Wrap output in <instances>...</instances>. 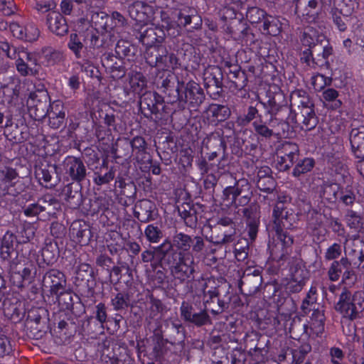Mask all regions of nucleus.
Here are the masks:
<instances>
[{"label": "nucleus", "mask_w": 364, "mask_h": 364, "mask_svg": "<svg viewBox=\"0 0 364 364\" xmlns=\"http://www.w3.org/2000/svg\"><path fill=\"white\" fill-rule=\"evenodd\" d=\"M31 228H23L13 232L7 230L1 238L0 257L4 260H10L13 256H18L16 249L21 244H26L33 237Z\"/></svg>", "instance_id": "obj_1"}, {"label": "nucleus", "mask_w": 364, "mask_h": 364, "mask_svg": "<svg viewBox=\"0 0 364 364\" xmlns=\"http://www.w3.org/2000/svg\"><path fill=\"white\" fill-rule=\"evenodd\" d=\"M9 262L10 281L14 286L21 288L25 284H31L36 274V264L28 259H21L16 256Z\"/></svg>", "instance_id": "obj_2"}, {"label": "nucleus", "mask_w": 364, "mask_h": 364, "mask_svg": "<svg viewBox=\"0 0 364 364\" xmlns=\"http://www.w3.org/2000/svg\"><path fill=\"white\" fill-rule=\"evenodd\" d=\"M335 309L346 318L351 321L357 318L364 309V292L358 291L352 295L349 291L344 289Z\"/></svg>", "instance_id": "obj_3"}, {"label": "nucleus", "mask_w": 364, "mask_h": 364, "mask_svg": "<svg viewBox=\"0 0 364 364\" xmlns=\"http://www.w3.org/2000/svg\"><path fill=\"white\" fill-rule=\"evenodd\" d=\"M164 260L168 264L171 274L180 281L188 279L193 272V258L188 253L173 251L166 255Z\"/></svg>", "instance_id": "obj_4"}, {"label": "nucleus", "mask_w": 364, "mask_h": 364, "mask_svg": "<svg viewBox=\"0 0 364 364\" xmlns=\"http://www.w3.org/2000/svg\"><path fill=\"white\" fill-rule=\"evenodd\" d=\"M65 274L58 269H50L43 276L42 289L48 291L51 295L63 294L66 290Z\"/></svg>", "instance_id": "obj_5"}, {"label": "nucleus", "mask_w": 364, "mask_h": 364, "mask_svg": "<svg viewBox=\"0 0 364 364\" xmlns=\"http://www.w3.org/2000/svg\"><path fill=\"white\" fill-rule=\"evenodd\" d=\"M293 242V237L287 233L276 232V237L269 244L272 259L278 261L285 259L291 252Z\"/></svg>", "instance_id": "obj_6"}, {"label": "nucleus", "mask_w": 364, "mask_h": 364, "mask_svg": "<svg viewBox=\"0 0 364 364\" xmlns=\"http://www.w3.org/2000/svg\"><path fill=\"white\" fill-rule=\"evenodd\" d=\"M50 103V97L46 90H38L30 93L27 100L30 112H33V117L39 120L46 116V109Z\"/></svg>", "instance_id": "obj_7"}, {"label": "nucleus", "mask_w": 364, "mask_h": 364, "mask_svg": "<svg viewBox=\"0 0 364 364\" xmlns=\"http://www.w3.org/2000/svg\"><path fill=\"white\" fill-rule=\"evenodd\" d=\"M197 95H201L200 88L197 83L190 82L185 85L183 82H178L176 90H173V99L168 100V102H187L188 100L191 102H193V100L198 102V97H196Z\"/></svg>", "instance_id": "obj_8"}, {"label": "nucleus", "mask_w": 364, "mask_h": 364, "mask_svg": "<svg viewBox=\"0 0 364 364\" xmlns=\"http://www.w3.org/2000/svg\"><path fill=\"white\" fill-rule=\"evenodd\" d=\"M134 35L145 47L162 44L165 39L164 30L153 26H141L139 30L135 31Z\"/></svg>", "instance_id": "obj_9"}, {"label": "nucleus", "mask_w": 364, "mask_h": 364, "mask_svg": "<svg viewBox=\"0 0 364 364\" xmlns=\"http://www.w3.org/2000/svg\"><path fill=\"white\" fill-rule=\"evenodd\" d=\"M344 252L350 257L355 265L360 266L364 262V243L357 235L346 236L343 242Z\"/></svg>", "instance_id": "obj_10"}, {"label": "nucleus", "mask_w": 364, "mask_h": 364, "mask_svg": "<svg viewBox=\"0 0 364 364\" xmlns=\"http://www.w3.org/2000/svg\"><path fill=\"white\" fill-rule=\"evenodd\" d=\"M296 217L293 213L286 210L283 205H277L273 210L274 229L278 233H287L283 230L293 228Z\"/></svg>", "instance_id": "obj_11"}, {"label": "nucleus", "mask_w": 364, "mask_h": 364, "mask_svg": "<svg viewBox=\"0 0 364 364\" xmlns=\"http://www.w3.org/2000/svg\"><path fill=\"white\" fill-rule=\"evenodd\" d=\"M299 150L295 144L287 143L283 145L282 151L279 152L277 166L279 171L289 169L299 158Z\"/></svg>", "instance_id": "obj_12"}, {"label": "nucleus", "mask_w": 364, "mask_h": 364, "mask_svg": "<svg viewBox=\"0 0 364 364\" xmlns=\"http://www.w3.org/2000/svg\"><path fill=\"white\" fill-rule=\"evenodd\" d=\"M65 173L72 181L80 183L87 176V169L83 161L75 156H68L63 161Z\"/></svg>", "instance_id": "obj_13"}, {"label": "nucleus", "mask_w": 364, "mask_h": 364, "mask_svg": "<svg viewBox=\"0 0 364 364\" xmlns=\"http://www.w3.org/2000/svg\"><path fill=\"white\" fill-rule=\"evenodd\" d=\"M179 215L184 220L186 225L193 228L198 225L199 228H203V210L199 212L196 208H191L188 203H183L177 205Z\"/></svg>", "instance_id": "obj_14"}, {"label": "nucleus", "mask_w": 364, "mask_h": 364, "mask_svg": "<svg viewBox=\"0 0 364 364\" xmlns=\"http://www.w3.org/2000/svg\"><path fill=\"white\" fill-rule=\"evenodd\" d=\"M128 12L132 19L146 23L151 19L153 8L145 2L136 1L128 6Z\"/></svg>", "instance_id": "obj_15"}, {"label": "nucleus", "mask_w": 364, "mask_h": 364, "mask_svg": "<svg viewBox=\"0 0 364 364\" xmlns=\"http://www.w3.org/2000/svg\"><path fill=\"white\" fill-rule=\"evenodd\" d=\"M69 234L74 242L83 245L88 244L92 237L89 225L80 220L72 223Z\"/></svg>", "instance_id": "obj_16"}, {"label": "nucleus", "mask_w": 364, "mask_h": 364, "mask_svg": "<svg viewBox=\"0 0 364 364\" xmlns=\"http://www.w3.org/2000/svg\"><path fill=\"white\" fill-rule=\"evenodd\" d=\"M191 243L192 240L189 235L180 232L173 236L172 242L166 240L157 247V250L165 253L172 249L173 247H176L184 252L189 250Z\"/></svg>", "instance_id": "obj_17"}, {"label": "nucleus", "mask_w": 364, "mask_h": 364, "mask_svg": "<svg viewBox=\"0 0 364 364\" xmlns=\"http://www.w3.org/2000/svg\"><path fill=\"white\" fill-rule=\"evenodd\" d=\"M300 109V115L298 114L297 117H299L303 123V128L311 130L316 127L317 124V118L316 117L313 104L306 99V101H301L300 105H299Z\"/></svg>", "instance_id": "obj_18"}, {"label": "nucleus", "mask_w": 364, "mask_h": 364, "mask_svg": "<svg viewBox=\"0 0 364 364\" xmlns=\"http://www.w3.org/2000/svg\"><path fill=\"white\" fill-rule=\"evenodd\" d=\"M47 24L50 31L57 36H63L68 32L65 18L59 13L53 11L47 16Z\"/></svg>", "instance_id": "obj_19"}, {"label": "nucleus", "mask_w": 364, "mask_h": 364, "mask_svg": "<svg viewBox=\"0 0 364 364\" xmlns=\"http://www.w3.org/2000/svg\"><path fill=\"white\" fill-rule=\"evenodd\" d=\"M12 31L14 36L29 42L37 40L40 35L39 29L33 23H27L23 28L14 24Z\"/></svg>", "instance_id": "obj_20"}, {"label": "nucleus", "mask_w": 364, "mask_h": 364, "mask_svg": "<svg viewBox=\"0 0 364 364\" xmlns=\"http://www.w3.org/2000/svg\"><path fill=\"white\" fill-rule=\"evenodd\" d=\"M164 53H166V48L162 44H156L146 47L144 57L150 66L161 67Z\"/></svg>", "instance_id": "obj_21"}, {"label": "nucleus", "mask_w": 364, "mask_h": 364, "mask_svg": "<svg viewBox=\"0 0 364 364\" xmlns=\"http://www.w3.org/2000/svg\"><path fill=\"white\" fill-rule=\"evenodd\" d=\"M156 92H145L140 96L139 107L142 114L149 117L153 114L159 112L158 107L156 106Z\"/></svg>", "instance_id": "obj_22"}, {"label": "nucleus", "mask_w": 364, "mask_h": 364, "mask_svg": "<svg viewBox=\"0 0 364 364\" xmlns=\"http://www.w3.org/2000/svg\"><path fill=\"white\" fill-rule=\"evenodd\" d=\"M350 141L355 156L357 159H364V127L352 129Z\"/></svg>", "instance_id": "obj_23"}, {"label": "nucleus", "mask_w": 364, "mask_h": 364, "mask_svg": "<svg viewBox=\"0 0 364 364\" xmlns=\"http://www.w3.org/2000/svg\"><path fill=\"white\" fill-rule=\"evenodd\" d=\"M34 173L36 178L41 184H42L41 181H43L46 183H50L52 176L57 173V166L46 161L41 162L35 166Z\"/></svg>", "instance_id": "obj_24"}, {"label": "nucleus", "mask_w": 364, "mask_h": 364, "mask_svg": "<svg viewBox=\"0 0 364 364\" xmlns=\"http://www.w3.org/2000/svg\"><path fill=\"white\" fill-rule=\"evenodd\" d=\"M49 205L57 203V200L51 196H45L38 200V203H31L23 208V213L27 217L37 216L41 212L46 210L45 204Z\"/></svg>", "instance_id": "obj_25"}, {"label": "nucleus", "mask_w": 364, "mask_h": 364, "mask_svg": "<svg viewBox=\"0 0 364 364\" xmlns=\"http://www.w3.org/2000/svg\"><path fill=\"white\" fill-rule=\"evenodd\" d=\"M181 315L186 321L198 326L205 324V310L199 313L193 312V308L188 304L183 302L181 306Z\"/></svg>", "instance_id": "obj_26"}, {"label": "nucleus", "mask_w": 364, "mask_h": 364, "mask_svg": "<svg viewBox=\"0 0 364 364\" xmlns=\"http://www.w3.org/2000/svg\"><path fill=\"white\" fill-rule=\"evenodd\" d=\"M115 166L108 167L106 162H103L100 171L94 173L93 181L97 186H102L112 181L116 173Z\"/></svg>", "instance_id": "obj_27"}, {"label": "nucleus", "mask_w": 364, "mask_h": 364, "mask_svg": "<svg viewBox=\"0 0 364 364\" xmlns=\"http://www.w3.org/2000/svg\"><path fill=\"white\" fill-rule=\"evenodd\" d=\"M325 39L326 36L322 32L313 26H309L304 31L301 42L304 46L311 48L318 43H321Z\"/></svg>", "instance_id": "obj_28"}, {"label": "nucleus", "mask_w": 364, "mask_h": 364, "mask_svg": "<svg viewBox=\"0 0 364 364\" xmlns=\"http://www.w3.org/2000/svg\"><path fill=\"white\" fill-rule=\"evenodd\" d=\"M83 41L85 43L87 52L90 49H96L106 46L104 36L93 29L87 30L84 32Z\"/></svg>", "instance_id": "obj_29"}, {"label": "nucleus", "mask_w": 364, "mask_h": 364, "mask_svg": "<svg viewBox=\"0 0 364 364\" xmlns=\"http://www.w3.org/2000/svg\"><path fill=\"white\" fill-rule=\"evenodd\" d=\"M113 55H105L102 59V64L105 67L109 69L111 77L114 80H119L122 78L125 74V68L122 65H119L117 63H112L113 60Z\"/></svg>", "instance_id": "obj_30"}, {"label": "nucleus", "mask_w": 364, "mask_h": 364, "mask_svg": "<svg viewBox=\"0 0 364 364\" xmlns=\"http://www.w3.org/2000/svg\"><path fill=\"white\" fill-rule=\"evenodd\" d=\"M84 38V33H71L70 39L68 43V47L71 50L77 58L82 57L81 52L83 48L86 50V45Z\"/></svg>", "instance_id": "obj_31"}, {"label": "nucleus", "mask_w": 364, "mask_h": 364, "mask_svg": "<svg viewBox=\"0 0 364 364\" xmlns=\"http://www.w3.org/2000/svg\"><path fill=\"white\" fill-rule=\"evenodd\" d=\"M309 271L306 269L301 259H296L290 269V277L294 279L306 283L309 278Z\"/></svg>", "instance_id": "obj_32"}, {"label": "nucleus", "mask_w": 364, "mask_h": 364, "mask_svg": "<svg viewBox=\"0 0 364 364\" xmlns=\"http://www.w3.org/2000/svg\"><path fill=\"white\" fill-rule=\"evenodd\" d=\"M206 114L212 117L213 121H224L230 115V109L225 105L212 104L206 109Z\"/></svg>", "instance_id": "obj_33"}, {"label": "nucleus", "mask_w": 364, "mask_h": 364, "mask_svg": "<svg viewBox=\"0 0 364 364\" xmlns=\"http://www.w3.org/2000/svg\"><path fill=\"white\" fill-rule=\"evenodd\" d=\"M269 106L268 113L271 115L269 122L270 127H272L271 123L274 119L282 122L284 119L285 115L289 114L291 112L289 107L287 106L279 105L274 102L269 101Z\"/></svg>", "instance_id": "obj_34"}, {"label": "nucleus", "mask_w": 364, "mask_h": 364, "mask_svg": "<svg viewBox=\"0 0 364 364\" xmlns=\"http://www.w3.org/2000/svg\"><path fill=\"white\" fill-rule=\"evenodd\" d=\"M58 249L56 242L52 241L46 242L41 250V256L46 264H51L55 262L58 255Z\"/></svg>", "instance_id": "obj_35"}, {"label": "nucleus", "mask_w": 364, "mask_h": 364, "mask_svg": "<svg viewBox=\"0 0 364 364\" xmlns=\"http://www.w3.org/2000/svg\"><path fill=\"white\" fill-rule=\"evenodd\" d=\"M129 85L134 93L141 95L146 87V80L142 73H132L129 76Z\"/></svg>", "instance_id": "obj_36"}, {"label": "nucleus", "mask_w": 364, "mask_h": 364, "mask_svg": "<svg viewBox=\"0 0 364 364\" xmlns=\"http://www.w3.org/2000/svg\"><path fill=\"white\" fill-rule=\"evenodd\" d=\"M130 304V296L128 293L122 291L114 294L111 299V304L114 311H122L127 309Z\"/></svg>", "instance_id": "obj_37"}, {"label": "nucleus", "mask_w": 364, "mask_h": 364, "mask_svg": "<svg viewBox=\"0 0 364 364\" xmlns=\"http://www.w3.org/2000/svg\"><path fill=\"white\" fill-rule=\"evenodd\" d=\"M315 164L314 160L311 158H304L299 160L293 169L292 175L295 177H299L312 170Z\"/></svg>", "instance_id": "obj_38"}, {"label": "nucleus", "mask_w": 364, "mask_h": 364, "mask_svg": "<svg viewBox=\"0 0 364 364\" xmlns=\"http://www.w3.org/2000/svg\"><path fill=\"white\" fill-rule=\"evenodd\" d=\"M181 82L178 77L173 73H168L167 76L162 79L160 87L163 92L167 93L170 99H173V90H176L175 85H178Z\"/></svg>", "instance_id": "obj_39"}, {"label": "nucleus", "mask_w": 364, "mask_h": 364, "mask_svg": "<svg viewBox=\"0 0 364 364\" xmlns=\"http://www.w3.org/2000/svg\"><path fill=\"white\" fill-rule=\"evenodd\" d=\"M264 31L269 35L277 36L280 33V25L279 20L268 16L263 22Z\"/></svg>", "instance_id": "obj_40"}, {"label": "nucleus", "mask_w": 364, "mask_h": 364, "mask_svg": "<svg viewBox=\"0 0 364 364\" xmlns=\"http://www.w3.org/2000/svg\"><path fill=\"white\" fill-rule=\"evenodd\" d=\"M144 235L151 243H157L163 237V232L161 229L153 224L147 225L144 230Z\"/></svg>", "instance_id": "obj_41"}, {"label": "nucleus", "mask_w": 364, "mask_h": 364, "mask_svg": "<svg viewBox=\"0 0 364 364\" xmlns=\"http://www.w3.org/2000/svg\"><path fill=\"white\" fill-rule=\"evenodd\" d=\"M167 332L170 333V342L171 343H179L184 338V331L179 323H173L172 327H168Z\"/></svg>", "instance_id": "obj_42"}, {"label": "nucleus", "mask_w": 364, "mask_h": 364, "mask_svg": "<svg viewBox=\"0 0 364 364\" xmlns=\"http://www.w3.org/2000/svg\"><path fill=\"white\" fill-rule=\"evenodd\" d=\"M332 78L321 74H316L311 77V85L316 91H321L326 86L330 85Z\"/></svg>", "instance_id": "obj_43"}, {"label": "nucleus", "mask_w": 364, "mask_h": 364, "mask_svg": "<svg viewBox=\"0 0 364 364\" xmlns=\"http://www.w3.org/2000/svg\"><path fill=\"white\" fill-rule=\"evenodd\" d=\"M130 145L132 151L135 153L136 157L145 154L146 150V142L142 136H136L130 141Z\"/></svg>", "instance_id": "obj_44"}, {"label": "nucleus", "mask_w": 364, "mask_h": 364, "mask_svg": "<svg viewBox=\"0 0 364 364\" xmlns=\"http://www.w3.org/2000/svg\"><path fill=\"white\" fill-rule=\"evenodd\" d=\"M266 12L257 7H252L247 10V18L252 23H257L267 17Z\"/></svg>", "instance_id": "obj_45"}, {"label": "nucleus", "mask_w": 364, "mask_h": 364, "mask_svg": "<svg viewBox=\"0 0 364 364\" xmlns=\"http://www.w3.org/2000/svg\"><path fill=\"white\" fill-rule=\"evenodd\" d=\"M46 116L48 117H58V116H65L63 103L60 100L54 101L52 104H49L46 109Z\"/></svg>", "instance_id": "obj_46"}, {"label": "nucleus", "mask_w": 364, "mask_h": 364, "mask_svg": "<svg viewBox=\"0 0 364 364\" xmlns=\"http://www.w3.org/2000/svg\"><path fill=\"white\" fill-rule=\"evenodd\" d=\"M252 125L256 133L262 137L270 138L274 134L273 130L267 125L266 122H263L261 119L255 120Z\"/></svg>", "instance_id": "obj_47"}, {"label": "nucleus", "mask_w": 364, "mask_h": 364, "mask_svg": "<svg viewBox=\"0 0 364 364\" xmlns=\"http://www.w3.org/2000/svg\"><path fill=\"white\" fill-rule=\"evenodd\" d=\"M144 206L145 212L135 211V217L141 223H148L153 220L152 213L150 210V202L148 200L141 201L139 207Z\"/></svg>", "instance_id": "obj_48"}, {"label": "nucleus", "mask_w": 364, "mask_h": 364, "mask_svg": "<svg viewBox=\"0 0 364 364\" xmlns=\"http://www.w3.org/2000/svg\"><path fill=\"white\" fill-rule=\"evenodd\" d=\"M240 192L235 187L229 186L223 191V202L225 205L229 206L235 203L236 198L240 195Z\"/></svg>", "instance_id": "obj_49"}, {"label": "nucleus", "mask_w": 364, "mask_h": 364, "mask_svg": "<svg viewBox=\"0 0 364 364\" xmlns=\"http://www.w3.org/2000/svg\"><path fill=\"white\" fill-rule=\"evenodd\" d=\"M163 310L164 305L162 302L158 299L151 297L150 306L147 311L148 318L151 319L155 318Z\"/></svg>", "instance_id": "obj_50"}, {"label": "nucleus", "mask_w": 364, "mask_h": 364, "mask_svg": "<svg viewBox=\"0 0 364 364\" xmlns=\"http://www.w3.org/2000/svg\"><path fill=\"white\" fill-rule=\"evenodd\" d=\"M338 95V92L333 88H328L322 93L323 99L325 101L333 102V108H338L341 105V102L337 99Z\"/></svg>", "instance_id": "obj_51"}, {"label": "nucleus", "mask_w": 364, "mask_h": 364, "mask_svg": "<svg viewBox=\"0 0 364 364\" xmlns=\"http://www.w3.org/2000/svg\"><path fill=\"white\" fill-rule=\"evenodd\" d=\"M16 66L18 72L22 76L28 75H34L38 72L37 69H33L28 64L24 62V59L18 58L16 60Z\"/></svg>", "instance_id": "obj_52"}, {"label": "nucleus", "mask_w": 364, "mask_h": 364, "mask_svg": "<svg viewBox=\"0 0 364 364\" xmlns=\"http://www.w3.org/2000/svg\"><path fill=\"white\" fill-rule=\"evenodd\" d=\"M346 223L350 228L358 230L362 228V219L353 211H350L346 216Z\"/></svg>", "instance_id": "obj_53"}, {"label": "nucleus", "mask_w": 364, "mask_h": 364, "mask_svg": "<svg viewBox=\"0 0 364 364\" xmlns=\"http://www.w3.org/2000/svg\"><path fill=\"white\" fill-rule=\"evenodd\" d=\"M45 58L48 65H55L63 59V54L59 50L49 48L45 52Z\"/></svg>", "instance_id": "obj_54"}, {"label": "nucleus", "mask_w": 364, "mask_h": 364, "mask_svg": "<svg viewBox=\"0 0 364 364\" xmlns=\"http://www.w3.org/2000/svg\"><path fill=\"white\" fill-rule=\"evenodd\" d=\"M12 352V346L9 338L4 334L0 335V358L9 355Z\"/></svg>", "instance_id": "obj_55"}, {"label": "nucleus", "mask_w": 364, "mask_h": 364, "mask_svg": "<svg viewBox=\"0 0 364 364\" xmlns=\"http://www.w3.org/2000/svg\"><path fill=\"white\" fill-rule=\"evenodd\" d=\"M341 247L338 243H333L328 247L325 252V259L332 260L338 258L341 254Z\"/></svg>", "instance_id": "obj_56"}, {"label": "nucleus", "mask_w": 364, "mask_h": 364, "mask_svg": "<svg viewBox=\"0 0 364 364\" xmlns=\"http://www.w3.org/2000/svg\"><path fill=\"white\" fill-rule=\"evenodd\" d=\"M18 58L24 59V62L33 69H37V59L34 54L28 53L21 48V51L18 54Z\"/></svg>", "instance_id": "obj_57"}, {"label": "nucleus", "mask_w": 364, "mask_h": 364, "mask_svg": "<svg viewBox=\"0 0 364 364\" xmlns=\"http://www.w3.org/2000/svg\"><path fill=\"white\" fill-rule=\"evenodd\" d=\"M258 188L265 193H271L274 188V182L271 178H260L257 182Z\"/></svg>", "instance_id": "obj_58"}, {"label": "nucleus", "mask_w": 364, "mask_h": 364, "mask_svg": "<svg viewBox=\"0 0 364 364\" xmlns=\"http://www.w3.org/2000/svg\"><path fill=\"white\" fill-rule=\"evenodd\" d=\"M305 284L306 283L304 282L294 279V278L290 277L289 280L287 284L286 289L291 293H297L301 291Z\"/></svg>", "instance_id": "obj_59"}, {"label": "nucleus", "mask_w": 364, "mask_h": 364, "mask_svg": "<svg viewBox=\"0 0 364 364\" xmlns=\"http://www.w3.org/2000/svg\"><path fill=\"white\" fill-rule=\"evenodd\" d=\"M177 58L174 54H168L166 52V53H164L163 55L162 60L161 61V67L174 68L177 65Z\"/></svg>", "instance_id": "obj_60"}, {"label": "nucleus", "mask_w": 364, "mask_h": 364, "mask_svg": "<svg viewBox=\"0 0 364 364\" xmlns=\"http://www.w3.org/2000/svg\"><path fill=\"white\" fill-rule=\"evenodd\" d=\"M301 60L311 68H315L317 65L313 58L312 51L309 47L302 51L301 54Z\"/></svg>", "instance_id": "obj_61"}, {"label": "nucleus", "mask_w": 364, "mask_h": 364, "mask_svg": "<svg viewBox=\"0 0 364 364\" xmlns=\"http://www.w3.org/2000/svg\"><path fill=\"white\" fill-rule=\"evenodd\" d=\"M95 317L102 325L107 321V308L105 304L99 303L96 306Z\"/></svg>", "instance_id": "obj_62"}, {"label": "nucleus", "mask_w": 364, "mask_h": 364, "mask_svg": "<svg viewBox=\"0 0 364 364\" xmlns=\"http://www.w3.org/2000/svg\"><path fill=\"white\" fill-rule=\"evenodd\" d=\"M341 272L342 268L338 267V263L333 262L328 272L329 279L333 282L338 280Z\"/></svg>", "instance_id": "obj_63"}, {"label": "nucleus", "mask_w": 364, "mask_h": 364, "mask_svg": "<svg viewBox=\"0 0 364 364\" xmlns=\"http://www.w3.org/2000/svg\"><path fill=\"white\" fill-rule=\"evenodd\" d=\"M331 360L333 364H343V353L338 348H332L330 350Z\"/></svg>", "instance_id": "obj_64"}]
</instances>
